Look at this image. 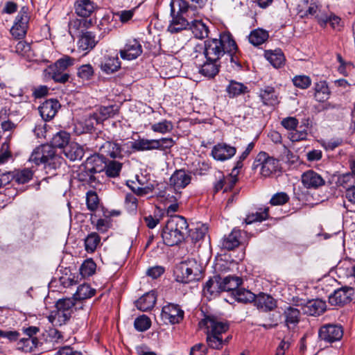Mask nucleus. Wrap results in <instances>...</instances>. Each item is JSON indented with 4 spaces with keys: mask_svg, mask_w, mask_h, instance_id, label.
<instances>
[{
    "mask_svg": "<svg viewBox=\"0 0 355 355\" xmlns=\"http://www.w3.org/2000/svg\"><path fill=\"white\" fill-rule=\"evenodd\" d=\"M60 107L59 101L56 99L51 98L45 101L40 107L39 112L42 118L49 121L51 120L58 112Z\"/></svg>",
    "mask_w": 355,
    "mask_h": 355,
    "instance_id": "a211bd4d",
    "label": "nucleus"
},
{
    "mask_svg": "<svg viewBox=\"0 0 355 355\" xmlns=\"http://www.w3.org/2000/svg\"><path fill=\"white\" fill-rule=\"evenodd\" d=\"M74 9L76 15L85 18L94 12V4L91 0H76Z\"/></svg>",
    "mask_w": 355,
    "mask_h": 355,
    "instance_id": "bb28decb",
    "label": "nucleus"
},
{
    "mask_svg": "<svg viewBox=\"0 0 355 355\" xmlns=\"http://www.w3.org/2000/svg\"><path fill=\"white\" fill-rule=\"evenodd\" d=\"M354 179V178L352 176V175L348 172V173L340 175L338 178L336 184H338V186L342 187L346 189V190H347L348 188L355 187L354 185V182L353 181Z\"/></svg>",
    "mask_w": 355,
    "mask_h": 355,
    "instance_id": "5fc2aeb1",
    "label": "nucleus"
},
{
    "mask_svg": "<svg viewBox=\"0 0 355 355\" xmlns=\"http://www.w3.org/2000/svg\"><path fill=\"white\" fill-rule=\"evenodd\" d=\"M98 43V40H96V35L91 31H87L83 33L80 36L78 42V49L85 53H87L92 51Z\"/></svg>",
    "mask_w": 355,
    "mask_h": 355,
    "instance_id": "412c9836",
    "label": "nucleus"
},
{
    "mask_svg": "<svg viewBox=\"0 0 355 355\" xmlns=\"http://www.w3.org/2000/svg\"><path fill=\"white\" fill-rule=\"evenodd\" d=\"M268 32L262 28L253 30L248 36L249 42L254 46L263 44L268 38Z\"/></svg>",
    "mask_w": 355,
    "mask_h": 355,
    "instance_id": "58836bf2",
    "label": "nucleus"
},
{
    "mask_svg": "<svg viewBox=\"0 0 355 355\" xmlns=\"http://www.w3.org/2000/svg\"><path fill=\"white\" fill-rule=\"evenodd\" d=\"M236 51L237 44L229 31L220 33L218 39H209L205 42V56L210 60H220L225 53Z\"/></svg>",
    "mask_w": 355,
    "mask_h": 355,
    "instance_id": "f257e3e1",
    "label": "nucleus"
},
{
    "mask_svg": "<svg viewBox=\"0 0 355 355\" xmlns=\"http://www.w3.org/2000/svg\"><path fill=\"white\" fill-rule=\"evenodd\" d=\"M70 135L65 131L57 132L51 139V145L54 148H60L64 149V147L69 143Z\"/></svg>",
    "mask_w": 355,
    "mask_h": 355,
    "instance_id": "49530a36",
    "label": "nucleus"
},
{
    "mask_svg": "<svg viewBox=\"0 0 355 355\" xmlns=\"http://www.w3.org/2000/svg\"><path fill=\"white\" fill-rule=\"evenodd\" d=\"M295 306H301L304 314L309 315H319L326 310V302L320 299L309 300L304 302L302 300L295 302Z\"/></svg>",
    "mask_w": 355,
    "mask_h": 355,
    "instance_id": "ddd939ff",
    "label": "nucleus"
},
{
    "mask_svg": "<svg viewBox=\"0 0 355 355\" xmlns=\"http://www.w3.org/2000/svg\"><path fill=\"white\" fill-rule=\"evenodd\" d=\"M27 10L28 9L26 7L21 9L16 17L14 25L10 29L11 34L15 38H23L26 34L29 21Z\"/></svg>",
    "mask_w": 355,
    "mask_h": 355,
    "instance_id": "f8f14e48",
    "label": "nucleus"
},
{
    "mask_svg": "<svg viewBox=\"0 0 355 355\" xmlns=\"http://www.w3.org/2000/svg\"><path fill=\"white\" fill-rule=\"evenodd\" d=\"M198 326L200 329L206 330V335L221 336L222 334L229 329V324L227 322L213 315H206L199 322Z\"/></svg>",
    "mask_w": 355,
    "mask_h": 355,
    "instance_id": "0eeeda50",
    "label": "nucleus"
},
{
    "mask_svg": "<svg viewBox=\"0 0 355 355\" xmlns=\"http://www.w3.org/2000/svg\"><path fill=\"white\" fill-rule=\"evenodd\" d=\"M330 96V91L326 81H320L315 85V98L319 102L327 101Z\"/></svg>",
    "mask_w": 355,
    "mask_h": 355,
    "instance_id": "c03bdc74",
    "label": "nucleus"
},
{
    "mask_svg": "<svg viewBox=\"0 0 355 355\" xmlns=\"http://www.w3.org/2000/svg\"><path fill=\"white\" fill-rule=\"evenodd\" d=\"M188 228L186 219L181 216H172L166 222L162 233L164 243L168 246L179 244L184 238Z\"/></svg>",
    "mask_w": 355,
    "mask_h": 355,
    "instance_id": "7ed1b4c3",
    "label": "nucleus"
},
{
    "mask_svg": "<svg viewBox=\"0 0 355 355\" xmlns=\"http://www.w3.org/2000/svg\"><path fill=\"white\" fill-rule=\"evenodd\" d=\"M189 29L198 39H203L208 37L209 28L201 19H191Z\"/></svg>",
    "mask_w": 355,
    "mask_h": 355,
    "instance_id": "7c9ffc66",
    "label": "nucleus"
},
{
    "mask_svg": "<svg viewBox=\"0 0 355 355\" xmlns=\"http://www.w3.org/2000/svg\"><path fill=\"white\" fill-rule=\"evenodd\" d=\"M226 92L230 98H234L248 93L249 89L244 84L232 80L226 88Z\"/></svg>",
    "mask_w": 355,
    "mask_h": 355,
    "instance_id": "c9c22d12",
    "label": "nucleus"
},
{
    "mask_svg": "<svg viewBox=\"0 0 355 355\" xmlns=\"http://www.w3.org/2000/svg\"><path fill=\"white\" fill-rule=\"evenodd\" d=\"M232 296L236 301L240 303L247 304L254 301L256 295L250 291L240 288L233 291Z\"/></svg>",
    "mask_w": 355,
    "mask_h": 355,
    "instance_id": "a19ab883",
    "label": "nucleus"
},
{
    "mask_svg": "<svg viewBox=\"0 0 355 355\" xmlns=\"http://www.w3.org/2000/svg\"><path fill=\"white\" fill-rule=\"evenodd\" d=\"M293 85L300 89H304L309 87L311 80L309 76L305 75L295 76L293 78Z\"/></svg>",
    "mask_w": 355,
    "mask_h": 355,
    "instance_id": "13d9d810",
    "label": "nucleus"
},
{
    "mask_svg": "<svg viewBox=\"0 0 355 355\" xmlns=\"http://www.w3.org/2000/svg\"><path fill=\"white\" fill-rule=\"evenodd\" d=\"M127 184L128 187L138 196L148 194L154 189V186L152 184H147L146 187H139L136 185L135 182H131V184L128 182Z\"/></svg>",
    "mask_w": 355,
    "mask_h": 355,
    "instance_id": "6e6d98bb",
    "label": "nucleus"
},
{
    "mask_svg": "<svg viewBox=\"0 0 355 355\" xmlns=\"http://www.w3.org/2000/svg\"><path fill=\"white\" fill-rule=\"evenodd\" d=\"M283 315L286 326L290 328L291 326H296L300 322V310L294 306H288L284 309Z\"/></svg>",
    "mask_w": 355,
    "mask_h": 355,
    "instance_id": "c756f323",
    "label": "nucleus"
},
{
    "mask_svg": "<svg viewBox=\"0 0 355 355\" xmlns=\"http://www.w3.org/2000/svg\"><path fill=\"white\" fill-rule=\"evenodd\" d=\"M236 153V148L226 143H219L211 150V155L218 161H225L232 158Z\"/></svg>",
    "mask_w": 355,
    "mask_h": 355,
    "instance_id": "f3484780",
    "label": "nucleus"
},
{
    "mask_svg": "<svg viewBox=\"0 0 355 355\" xmlns=\"http://www.w3.org/2000/svg\"><path fill=\"white\" fill-rule=\"evenodd\" d=\"M173 129V124L171 121L164 119L151 125V130L155 132L166 134L171 132Z\"/></svg>",
    "mask_w": 355,
    "mask_h": 355,
    "instance_id": "8fccbe9b",
    "label": "nucleus"
},
{
    "mask_svg": "<svg viewBox=\"0 0 355 355\" xmlns=\"http://www.w3.org/2000/svg\"><path fill=\"white\" fill-rule=\"evenodd\" d=\"M143 52L142 46L136 39L127 41L123 49L119 51L120 56L123 60H132L137 58Z\"/></svg>",
    "mask_w": 355,
    "mask_h": 355,
    "instance_id": "4468645a",
    "label": "nucleus"
},
{
    "mask_svg": "<svg viewBox=\"0 0 355 355\" xmlns=\"http://www.w3.org/2000/svg\"><path fill=\"white\" fill-rule=\"evenodd\" d=\"M15 51L19 55L30 58L32 55L31 47L29 43L26 41H19L15 46Z\"/></svg>",
    "mask_w": 355,
    "mask_h": 355,
    "instance_id": "bf43d9fd",
    "label": "nucleus"
},
{
    "mask_svg": "<svg viewBox=\"0 0 355 355\" xmlns=\"http://www.w3.org/2000/svg\"><path fill=\"white\" fill-rule=\"evenodd\" d=\"M94 69L89 64L80 66L78 70V76L86 80L91 79L94 76Z\"/></svg>",
    "mask_w": 355,
    "mask_h": 355,
    "instance_id": "680f3d73",
    "label": "nucleus"
},
{
    "mask_svg": "<svg viewBox=\"0 0 355 355\" xmlns=\"http://www.w3.org/2000/svg\"><path fill=\"white\" fill-rule=\"evenodd\" d=\"M243 280L241 277L237 276H227L225 277H220V288L223 292H231L232 295L233 291H237L239 286L241 285Z\"/></svg>",
    "mask_w": 355,
    "mask_h": 355,
    "instance_id": "a878e982",
    "label": "nucleus"
},
{
    "mask_svg": "<svg viewBox=\"0 0 355 355\" xmlns=\"http://www.w3.org/2000/svg\"><path fill=\"white\" fill-rule=\"evenodd\" d=\"M303 186L308 189H317L325 184V180L313 170L304 172L301 177Z\"/></svg>",
    "mask_w": 355,
    "mask_h": 355,
    "instance_id": "2eb2a0df",
    "label": "nucleus"
},
{
    "mask_svg": "<svg viewBox=\"0 0 355 355\" xmlns=\"http://www.w3.org/2000/svg\"><path fill=\"white\" fill-rule=\"evenodd\" d=\"M164 272V268L162 266H156L148 268L146 275L153 279H157Z\"/></svg>",
    "mask_w": 355,
    "mask_h": 355,
    "instance_id": "774afa93",
    "label": "nucleus"
},
{
    "mask_svg": "<svg viewBox=\"0 0 355 355\" xmlns=\"http://www.w3.org/2000/svg\"><path fill=\"white\" fill-rule=\"evenodd\" d=\"M40 344V343L37 338L24 337L19 339L17 347L19 350L31 352L37 348Z\"/></svg>",
    "mask_w": 355,
    "mask_h": 355,
    "instance_id": "37998d69",
    "label": "nucleus"
},
{
    "mask_svg": "<svg viewBox=\"0 0 355 355\" xmlns=\"http://www.w3.org/2000/svg\"><path fill=\"white\" fill-rule=\"evenodd\" d=\"M192 176L190 172L184 169L175 170L168 180V187L171 188L176 195L175 201L180 198L182 189H185L191 182Z\"/></svg>",
    "mask_w": 355,
    "mask_h": 355,
    "instance_id": "6e6552de",
    "label": "nucleus"
},
{
    "mask_svg": "<svg viewBox=\"0 0 355 355\" xmlns=\"http://www.w3.org/2000/svg\"><path fill=\"white\" fill-rule=\"evenodd\" d=\"M96 265L92 259H87L82 263L80 273L83 277H90L95 273Z\"/></svg>",
    "mask_w": 355,
    "mask_h": 355,
    "instance_id": "3c124183",
    "label": "nucleus"
},
{
    "mask_svg": "<svg viewBox=\"0 0 355 355\" xmlns=\"http://www.w3.org/2000/svg\"><path fill=\"white\" fill-rule=\"evenodd\" d=\"M98 113L102 120L112 117L116 114L114 105L100 107Z\"/></svg>",
    "mask_w": 355,
    "mask_h": 355,
    "instance_id": "69168bd1",
    "label": "nucleus"
},
{
    "mask_svg": "<svg viewBox=\"0 0 355 355\" xmlns=\"http://www.w3.org/2000/svg\"><path fill=\"white\" fill-rule=\"evenodd\" d=\"M28 160L36 165L43 164L48 170H55L64 162V159L49 144H42L36 147Z\"/></svg>",
    "mask_w": 355,
    "mask_h": 355,
    "instance_id": "20e7f679",
    "label": "nucleus"
},
{
    "mask_svg": "<svg viewBox=\"0 0 355 355\" xmlns=\"http://www.w3.org/2000/svg\"><path fill=\"white\" fill-rule=\"evenodd\" d=\"M122 168V164L117 161L106 162V167H105V173L107 176L115 178L119 175Z\"/></svg>",
    "mask_w": 355,
    "mask_h": 355,
    "instance_id": "603ef678",
    "label": "nucleus"
},
{
    "mask_svg": "<svg viewBox=\"0 0 355 355\" xmlns=\"http://www.w3.org/2000/svg\"><path fill=\"white\" fill-rule=\"evenodd\" d=\"M278 96L275 89L270 86H266L261 89L259 95L264 105L271 106L278 104Z\"/></svg>",
    "mask_w": 355,
    "mask_h": 355,
    "instance_id": "b1692460",
    "label": "nucleus"
},
{
    "mask_svg": "<svg viewBox=\"0 0 355 355\" xmlns=\"http://www.w3.org/2000/svg\"><path fill=\"white\" fill-rule=\"evenodd\" d=\"M318 336L320 340L331 343L343 338V329L342 326L338 324H324L320 328Z\"/></svg>",
    "mask_w": 355,
    "mask_h": 355,
    "instance_id": "9b49d317",
    "label": "nucleus"
},
{
    "mask_svg": "<svg viewBox=\"0 0 355 355\" xmlns=\"http://www.w3.org/2000/svg\"><path fill=\"white\" fill-rule=\"evenodd\" d=\"M253 170L259 168V174L263 178H270L281 171L279 160L270 156L265 151L259 152L252 164Z\"/></svg>",
    "mask_w": 355,
    "mask_h": 355,
    "instance_id": "39448f33",
    "label": "nucleus"
},
{
    "mask_svg": "<svg viewBox=\"0 0 355 355\" xmlns=\"http://www.w3.org/2000/svg\"><path fill=\"white\" fill-rule=\"evenodd\" d=\"M200 73L208 78H214L218 74L220 70V64L219 60H210L207 59L202 64H200Z\"/></svg>",
    "mask_w": 355,
    "mask_h": 355,
    "instance_id": "c85d7f7f",
    "label": "nucleus"
},
{
    "mask_svg": "<svg viewBox=\"0 0 355 355\" xmlns=\"http://www.w3.org/2000/svg\"><path fill=\"white\" fill-rule=\"evenodd\" d=\"M161 317L165 323L180 324L184 319V311L179 304L168 303L162 307Z\"/></svg>",
    "mask_w": 355,
    "mask_h": 355,
    "instance_id": "9d476101",
    "label": "nucleus"
},
{
    "mask_svg": "<svg viewBox=\"0 0 355 355\" xmlns=\"http://www.w3.org/2000/svg\"><path fill=\"white\" fill-rule=\"evenodd\" d=\"M85 164L87 169L95 174L104 171L106 167V159L103 155L94 154L87 158Z\"/></svg>",
    "mask_w": 355,
    "mask_h": 355,
    "instance_id": "6ab92c4d",
    "label": "nucleus"
},
{
    "mask_svg": "<svg viewBox=\"0 0 355 355\" xmlns=\"http://www.w3.org/2000/svg\"><path fill=\"white\" fill-rule=\"evenodd\" d=\"M62 152L70 161L80 160L85 153L83 148L76 142H71L65 146Z\"/></svg>",
    "mask_w": 355,
    "mask_h": 355,
    "instance_id": "4be33fe9",
    "label": "nucleus"
},
{
    "mask_svg": "<svg viewBox=\"0 0 355 355\" xmlns=\"http://www.w3.org/2000/svg\"><path fill=\"white\" fill-rule=\"evenodd\" d=\"M75 59L71 58L68 55H65L63 58L58 60L54 64H55V67H58L66 71L67 69L72 66L74 64Z\"/></svg>",
    "mask_w": 355,
    "mask_h": 355,
    "instance_id": "0e129e2a",
    "label": "nucleus"
},
{
    "mask_svg": "<svg viewBox=\"0 0 355 355\" xmlns=\"http://www.w3.org/2000/svg\"><path fill=\"white\" fill-rule=\"evenodd\" d=\"M71 317V315L56 309L51 312L48 316V320L55 326H62L65 324L70 320Z\"/></svg>",
    "mask_w": 355,
    "mask_h": 355,
    "instance_id": "e433bc0d",
    "label": "nucleus"
},
{
    "mask_svg": "<svg viewBox=\"0 0 355 355\" xmlns=\"http://www.w3.org/2000/svg\"><path fill=\"white\" fill-rule=\"evenodd\" d=\"M46 75L53 79L55 83H65L69 79V74L65 71L55 67V64L50 65L45 70Z\"/></svg>",
    "mask_w": 355,
    "mask_h": 355,
    "instance_id": "cd10ccee",
    "label": "nucleus"
},
{
    "mask_svg": "<svg viewBox=\"0 0 355 355\" xmlns=\"http://www.w3.org/2000/svg\"><path fill=\"white\" fill-rule=\"evenodd\" d=\"M95 289L91 288L89 284H83L78 287L77 291L74 294V299L76 300H85L92 297L95 295Z\"/></svg>",
    "mask_w": 355,
    "mask_h": 355,
    "instance_id": "de8ad7c7",
    "label": "nucleus"
},
{
    "mask_svg": "<svg viewBox=\"0 0 355 355\" xmlns=\"http://www.w3.org/2000/svg\"><path fill=\"white\" fill-rule=\"evenodd\" d=\"M258 308L264 311H272L277 307V301L270 295L260 293L256 295L254 301Z\"/></svg>",
    "mask_w": 355,
    "mask_h": 355,
    "instance_id": "393cba45",
    "label": "nucleus"
},
{
    "mask_svg": "<svg viewBox=\"0 0 355 355\" xmlns=\"http://www.w3.org/2000/svg\"><path fill=\"white\" fill-rule=\"evenodd\" d=\"M289 196L284 192L277 193L273 195L270 200V204L273 206L283 205L288 202Z\"/></svg>",
    "mask_w": 355,
    "mask_h": 355,
    "instance_id": "e2e57ef3",
    "label": "nucleus"
},
{
    "mask_svg": "<svg viewBox=\"0 0 355 355\" xmlns=\"http://www.w3.org/2000/svg\"><path fill=\"white\" fill-rule=\"evenodd\" d=\"M248 233L238 228H234L221 241V247L227 250H233L240 245H245L248 241Z\"/></svg>",
    "mask_w": 355,
    "mask_h": 355,
    "instance_id": "1a4fd4ad",
    "label": "nucleus"
},
{
    "mask_svg": "<svg viewBox=\"0 0 355 355\" xmlns=\"http://www.w3.org/2000/svg\"><path fill=\"white\" fill-rule=\"evenodd\" d=\"M86 202L88 209L95 211L98 209L99 199L96 193L94 191H89L86 195Z\"/></svg>",
    "mask_w": 355,
    "mask_h": 355,
    "instance_id": "4d7b16f0",
    "label": "nucleus"
},
{
    "mask_svg": "<svg viewBox=\"0 0 355 355\" xmlns=\"http://www.w3.org/2000/svg\"><path fill=\"white\" fill-rule=\"evenodd\" d=\"M159 147V141L156 139H140L132 144V148L137 151L157 150Z\"/></svg>",
    "mask_w": 355,
    "mask_h": 355,
    "instance_id": "2f4dec72",
    "label": "nucleus"
},
{
    "mask_svg": "<svg viewBox=\"0 0 355 355\" xmlns=\"http://www.w3.org/2000/svg\"><path fill=\"white\" fill-rule=\"evenodd\" d=\"M172 20L168 27L171 33H176L189 27L193 11L184 0H172L170 4Z\"/></svg>",
    "mask_w": 355,
    "mask_h": 355,
    "instance_id": "f03ea898",
    "label": "nucleus"
},
{
    "mask_svg": "<svg viewBox=\"0 0 355 355\" xmlns=\"http://www.w3.org/2000/svg\"><path fill=\"white\" fill-rule=\"evenodd\" d=\"M265 58L275 68L281 67L285 62V57L281 49L266 51Z\"/></svg>",
    "mask_w": 355,
    "mask_h": 355,
    "instance_id": "72a5a7b5",
    "label": "nucleus"
},
{
    "mask_svg": "<svg viewBox=\"0 0 355 355\" xmlns=\"http://www.w3.org/2000/svg\"><path fill=\"white\" fill-rule=\"evenodd\" d=\"M101 70L107 74L117 71L121 68V61L118 55H105L100 65Z\"/></svg>",
    "mask_w": 355,
    "mask_h": 355,
    "instance_id": "5701e85b",
    "label": "nucleus"
},
{
    "mask_svg": "<svg viewBox=\"0 0 355 355\" xmlns=\"http://www.w3.org/2000/svg\"><path fill=\"white\" fill-rule=\"evenodd\" d=\"M76 178L80 182H85L89 184H92L95 182L96 178L94 173L91 171L88 170L85 164H81L78 169L75 172Z\"/></svg>",
    "mask_w": 355,
    "mask_h": 355,
    "instance_id": "79ce46f5",
    "label": "nucleus"
},
{
    "mask_svg": "<svg viewBox=\"0 0 355 355\" xmlns=\"http://www.w3.org/2000/svg\"><path fill=\"white\" fill-rule=\"evenodd\" d=\"M150 325L151 321L150 318L145 315L137 318L134 322L135 329L141 332L148 330Z\"/></svg>",
    "mask_w": 355,
    "mask_h": 355,
    "instance_id": "864d4df0",
    "label": "nucleus"
},
{
    "mask_svg": "<svg viewBox=\"0 0 355 355\" xmlns=\"http://www.w3.org/2000/svg\"><path fill=\"white\" fill-rule=\"evenodd\" d=\"M101 155L112 158L121 157V149L119 144L113 141H105L101 147Z\"/></svg>",
    "mask_w": 355,
    "mask_h": 355,
    "instance_id": "f704fd0d",
    "label": "nucleus"
},
{
    "mask_svg": "<svg viewBox=\"0 0 355 355\" xmlns=\"http://www.w3.org/2000/svg\"><path fill=\"white\" fill-rule=\"evenodd\" d=\"M33 174V171L28 168H25L21 170H15L12 171V179L16 183L19 184H23L28 182L31 180H32Z\"/></svg>",
    "mask_w": 355,
    "mask_h": 355,
    "instance_id": "ea45409f",
    "label": "nucleus"
},
{
    "mask_svg": "<svg viewBox=\"0 0 355 355\" xmlns=\"http://www.w3.org/2000/svg\"><path fill=\"white\" fill-rule=\"evenodd\" d=\"M55 309H60L62 312H65L71 315L73 309H77V304L75 302V299H60L56 302Z\"/></svg>",
    "mask_w": 355,
    "mask_h": 355,
    "instance_id": "a18cd8bd",
    "label": "nucleus"
},
{
    "mask_svg": "<svg viewBox=\"0 0 355 355\" xmlns=\"http://www.w3.org/2000/svg\"><path fill=\"white\" fill-rule=\"evenodd\" d=\"M269 218V207H259L255 213L249 214L245 219L246 224H251L254 222H262Z\"/></svg>",
    "mask_w": 355,
    "mask_h": 355,
    "instance_id": "4c0bfd02",
    "label": "nucleus"
},
{
    "mask_svg": "<svg viewBox=\"0 0 355 355\" xmlns=\"http://www.w3.org/2000/svg\"><path fill=\"white\" fill-rule=\"evenodd\" d=\"M354 290L352 287L345 286L336 290L329 297V302L334 306L344 305L352 300Z\"/></svg>",
    "mask_w": 355,
    "mask_h": 355,
    "instance_id": "dca6fc26",
    "label": "nucleus"
},
{
    "mask_svg": "<svg viewBox=\"0 0 355 355\" xmlns=\"http://www.w3.org/2000/svg\"><path fill=\"white\" fill-rule=\"evenodd\" d=\"M176 281L187 284L200 278L201 269L195 261L181 263L174 270Z\"/></svg>",
    "mask_w": 355,
    "mask_h": 355,
    "instance_id": "423d86ee",
    "label": "nucleus"
},
{
    "mask_svg": "<svg viewBox=\"0 0 355 355\" xmlns=\"http://www.w3.org/2000/svg\"><path fill=\"white\" fill-rule=\"evenodd\" d=\"M220 286V276H216L214 278L209 279L203 287L204 295L208 298L217 296L223 292Z\"/></svg>",
    "mask_w": 355,
    "mask_h": 355,
    "instance_id": "aec40b11",
    "label": "nucleus"
},
{
    "mask_svg": "<svg viewBox=\"0 0 355 355\" xmlns=\"http://www.w3.org/2000/svg\"><path fill=\"white\" fill-rule=\"evenodd\" d=\"M156 300L154 293H147L137 301V307L142 311H149L154 307Z\"/></svg>",
    "mask_w": 355,
    "mask_h": 355,
    "instance_id": "473e14b6",
    "label": "nucleus"
},
{
    "mask_svg": "<svg viewBox=\"0 0 355 355\" xmlns=\"http://www.w3.org/2000/svg\"><path fill=\"white\" fill-rule=\"evenodd\" d=\"M206 342L208 347L211 349L220 350L223 345L222 337L220 336L206 335Z\"/></svg>",
    "mask_w": 355,
    "mask_h": 355,
    "instance_id": "052dcab7",
    "label": "nucleus"
},
{
    "mask_svg": "<svg viewBox=\"0 0 355 355\" xmlns=\"http://www.w3.org/2000/svg\"><path fill=\"white\" fill-rule=\"evenodd\" d=\"M101 241V237L96 232H92L85 239V249L88 253L94 252Z\"/></svg>",
    "mask_w": 355,
    "mask_h": 355,
    "instance_id": "09e8293b",
    "label": "nucleus"
},
{
    "mask_svg": "<svg viewBox=\"0 0 355 355\" xmlns=\"http://www.w3.org/2000/svg\"><path fill=\"white\" fill-rule=\"evenodd\" d=\"M298 123V120L293 116L284 118L281 121L282 125L288 130H295Z\"/></svg>",
    "mask_w": 355,
    "mask_h": 355,
    "instance_id": "338daca9",
    "label": "nucleus"
}]
</instances>
